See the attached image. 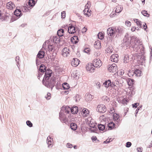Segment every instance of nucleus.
Here are the masks:
<instances>
[{
  "mask_svg": "<svg viewBox=\"0 0 152 152\" xmlns=\"http://www.w3.org/2000/svg\"><path fill=\"white\" fill-rule=\"evenodd\" d=\"M45 75L43 80V84L47 87L51 88L55 84V80L53 78L50 79L52 73V71L50 69H48L45 71Z\"/></svg>",
  "mask_w": 152,
  "mask_h": 152,
  "instance_id": "1",
  "label": "nucleus"
},
{
  "mask_svg": "<svg viewBox=\"0 0 152 152\" xmlns=\"http://www.w3.org/2000/svg\"><path fill=\"white\" fill-rule=\"evenodd\" d=\"M127 82L129 86H131L127 88V93L128 94L131 95L132 94V91L131 90L133 91V88L132 87V86L134 84V80L133 79L129 78L127 80Z\"/></svg>",
  "mask_w": 152,
  "mask_h": 152,
  "instance_id": "2",
  "label": "nucleus"
},
{
  "mask_svg": "<svg viewBox=\"0 0 152 152\" xmlns=\"http://www.w3.org/2000/svg\"><path fill=\"white\" fill-rule=\"evenodd\" d=\"M96 110L100 113H104L106 111L107 108L104 104H99L96 108Z\"/></svg>",
  "mask_w": 152,
  "mask_h": 152,
  "instance_id": "3",
  "label": "nucleus"
},
{
  "mask_svg": "<svg viewBox=\"0 0 152 152\" xmlns=\"http://www.w3.org/2000/svg\"><path fill=\"white\" fill-rule=\"evenodd\" d=\"M108 69L109 72L114 73L118 70V67L116 64L114 63L111 65H109Z\"/></svg>",
  "mask_w": 152,
  "mask_h": 152,
  "instance_id": "4",
  "label": "nucleus"
},
{
  "mask_svg": "<svg viewBox=\"0 0 152 152\" xmlns=\"http://www.w3.org/2000/svg\"><path fill=\"white\" fill-rule=\"evenodd\" d=\"M89 129L92 132H94L96 129V123L93 120H91L89 123Z\"/></svg>",
  "mask_w": 152,
  "mask_h": 152,
  "instance_id": "5",
  "label": "nucleus"
},
{
  "mask_svg": "<svg viewBox=\"0 0 152 152\" xmlns=\"http://www.w3.org/2000/svg\"><path fill=\"white\" fill-rule=\"evenodd\" d=\"M93 64L96 68H99L102 65V62L99 58H95L93 61Z\"/></svg>",
  "mask_w": 152,
  "mask_h": 152,
  "instance_id": "6",
  "label": "nucleus"
},
{
  "mask_svg": "<svg viewBox=\"0 0 152 152\" xmlns=\"http://www.w3.org/2000/svg\"><path fill=\"white\" fill-rule=\"evenodd\" d=\"M70 50L68 47H66L62 50V55L64 57H67L70 55Z\"/></svg>",
  "mask_w": 152,
  "mask_h": 152,
  "instance_id": "7",
  "label": "nucleus"
},
{
  "mask_svg": "<svg viewBox=\"0 0 152 152\" xmlns=\"http://www.w3.org/2000/svg\"><path fill=\"white\" fill-rule=\"evenodd\" d=\"M95 66L93 64L88 63L86 66V68L87 70L90 72H93L95 69Z\"/></svg>",
  "mask_w": 152,
  "mask_h": 152,
  "instance_id": "8",
  "label": "nucleus"
},
{
  "mask_svg": "<svg viewBox=\"0 0 152 152\" xmlns=\"http://www.w3.org/2000/svg\"><path fill=\"white\" fill-rule=\"evenodd\" d=\"M80 62V61L77 58H74L71 61V63L72 66L76 67L79 64Z\"/></svg>",
  "mask_w": 152,
  "mask_h": 152,
  "instance_id": "9",
  "label": "nucleus"
},
{
  "mask_svg": "<svg viewBox=\"0 0 152 152\" xmlns=\"http://www.w3.org/2000/svg\"><path fill=\"white\" fill-rule=\"evenodd\" d=\"M107 33L111 37H113L115 35V31L112 28H109L107 29Z\"/></svg>",
  "mask_w": 152,
  "mask_h": 152,
  "instance_id": "10",
  "label": "nucleus"
},
{
  "mask_svg": "<svg viewBox=\"0 0 152 152\" xmlns=\"http://www.w3.org/2000/svg\"><path fill=\"white\" fill-rule=\"evenodd\" d=\"M110 59L111 61L116 62L118 61V56L117 54H113L110 57Z\"/></svg>",
  "mask_w": 152,
  "mask_h": 152,
  "instance_id": "11",
  "label": "nucleus"
},
{
  "mask_svg": "<svg viewBox=\"0 0 152 152\" xmlns=\"http://www.w3.org/2000/svg\"><path fill=\"white\" fill-rule=\"evenodd\" d=\"M15 5L11 1H10L7 3V8L8 9L12 10L15 8Z\"/></svg>",
  "mask_w": 152,
  "mask_h": 152,
  "instance_id": "12",
  "label": "nucleus"
},
{
  "mask_svg": "<svg viewBox=\"0 0 152 152\" xmlns=\"http://www.w3.org/2000/svg\"><path fill=\"white\" fill-rule=\"evenodd\" d=\"M68 31L69 34H74L76 31L75 27L72 25L69 26L68 28Z\"/></svg>",
  "mask_w": 152,
  "mask_h": 152,
  "instance_id": "13",
  "label": "nucleus"
},
{
  "mask_svg": "<svg viewBox=\"0 0 152 152\" xmlns=\"http://www.w3.org/2000/svg\"><path fill=\"white\" fill-rule=\"evenodd\" d=\"M89 111L87 109L84 108L82 111V115L84 117H86L89 115Z\"/></svg>",
  "mask_w": 152,
  "mask_h": 152,
  "instance_id": "14",
  "label": "nucleus"
},
{
  "mask_svg": "<svg viewBox=\"0 0 152 152\" xmlns=\"http://www.w3.org/2000/svg\"><path fill=\"white\" fill-rule=\"evenodd\" d=\"M94 47L96 49H99L101 48V46L100 42L99 40H97L94 43Z\"/></svg>",
  "mask_w": 152,
  "mask_h": 152,
  "instance_id": "15",
  "label": "nucleus"
},
{
  "mask_svg": "<svg viewBox=\"0 0 152 152\" xmlns=\"http://www.w3.org/2000/svg\"><path fill=\"white\" fill-rule=\"evenodd\" d=\"M35 4V2L34 0H29L27 6L28 8H31V9L34 6Z\"/></svg>",
  "mask_w": 152,
  "mask_h": 152,
  "instance_id": "16",
  "label": "nucleus"
},
{
  "mask_svg": "<svg viewBox=\"0 0 152 152\" xmlns=\"http://www.w3.org/2000/svg\"><path fill=\"white\" fill-rule=\"evenodd\" d=\"M83 12L85 15L89 17L91 15V11L89 9L85 8L83 10Z\"/></svg>",
  "mask_w": 152,
  "mask_h": 152,
  "instance_id": "17",
  "label": "nucleus"
},
{
  "mask_svg": "<svg viewBox=\"0 0 152 152\" xmlns=\"http://www.w3.org/2000/svg\"><path fill=\"white\" fill-rule=\"evenodd\" d=\"M71 41L74 44L77 43L79 41L78 37L76 36H74L71 38Z\"/></svg>",
  "mask_w": 152,
  "mask_h": 152,
  "instance_id": "18",
  "label": "nucleus"
},
{
  "mask_svg": "<svg viewBox=\"0 0 152 152\" xmlns=\"http://www.w3.org/2000/svg\"><path fill=\"white\" fill-rule=\"evenodd\" d=\"M70 110L72 114H76L78 112V108L77 107H73L70 108Z\"/></svg>",
  "mask_w": 152,
  "mask_h": 152,
  "instance_id": "19",
  "label": "nucleus"
},
{
  "mask_svg": "<svg viewBox=\"0 0 152 152\" xmlns=\"http://www.w3.org/2000/svg\"><path fill=\"white\" fill-rule=\"evenodd\" d=\"M123 9V8L122 6L118 5L116 7L115 11L116 13H119Z\"/></svg>",
  "mask_w": 152,
  "mask_h": 152,
  "instance_id": "20",
  "label": "nucleus"
},
{
  "mask_svg": "<svg viewBox=\"0 0 152 152\" xmlns=\"http://www.w3.org/2000/svg\"><path fill=\"white\" fill-rule=\"evenodd\" d=\"M108 130H111L115 127V125L114 123L113 122H111L107 125Z\"/></svg>",
  "mask_w": 152,
  "mask_h": 152,
  "instance_id": "21",
  "label": "nucleus"
},
{
  "mask_svg": "<svg viewBox=\"0 0 152 152\" xmlns=\"http://www.w3.org/2000/svg\"><path fill=\"white\" fill-rule=\"evenodd\" d=\"M45 55V52L43 51L40 50L37 56L39 58H43Z\"/></svg>",
  "mask_w": 152,
  "mask_h": 152,
  "instance_id": "22",
  "label": "nucleus"
},
{
  "mask_svg": "<svg viewBox=\"0 0 152 152\" xmlns=\"http://www.w3.org/2000/svg\"><path fill=\"white\" fill-rule=\"evenodd\" d=\"M64 31L62 29L58 30L57 31V34L59 37H62L64 35Z\"/></svg>",
  "mask_w": 152,
  "mask_h": 152,
  "instance_id": "23",
  "label": "nucleus"
},
{
  "mask_svg": "<svg viewBox=\"0 0 152 152\" xmlns=\"http://www.w3.org/2000/svg\"><path fill=\"white\" fill-rule=\"evenodd\" d=\"M53 42L56 43H58L59 42L60 40V39L59 36H55L53 37Z\"/></svg>",
  "mask_w": 152,
  "mask_h": 152,
  "instance_id": "24",
  "label": "nucleus"
},
{
  "mask_svg": "<svg viewBox=\"0 0 152 152\" xmlns=\"http://www.w3.org/2000/svg\"><path fill=\"white\" fill-rule=\"evenodd\" d=\"M102 99L104 103H107L110 101L109 98L107 96H104L102 97Z\"/></svg>",
  "mask_w": 152,
  "mask_h": 152,
  "instance_id": "25",
  "label": "nucleus"
},
{
  "mask_svg": "<svg viewBox=\"0 0 152 152\" xmlns=\"http://www.w3.org/2000/svg\"><path fill=\"white\" fill-rule=\"evenodd\" d=\"M113 50V49L112 46H110L106 48L105 51L107 53H110L112 52Z\"/></svg>",
  "mask_w": 152,
  "mask_h": 152,
  "instance_id": "26",
  "label": "nucleus"
},
{
  "mask_svg": "<svg viewBox=\"0 0 152 152\" xmlns=\"http://www.w3.org/2000/svg\"><path fill=\"white\" fill-rule=\"evenodd\" d=\"M39 70L41 72H44L46 70V67L44 65L42 64L40 67Z\"/></svg>",
  "mask_w": 152,
  "mask_h": 152,
  "instance_id": "27",
  "label": "nucleus"
},
{
  "mask_svg": "<svg viewBox=\"0 0 152 152\" xmlns=\"http://www.w3.org/2000/svg\"><path fill=\"white\" fill-rule=\"evenodd\" d=\"M70 128L73 130H75L77 128V124L75 123H72L71 124Z\"/></svg>",
  "mask_w": 152,
  "mask_h": 152,
  "instance_id": "28",
  "label": "nucleus"
},
{
  "mask_svg": "<svg viewBox=\"0 0 152 152\" xmlns=\"http://www.w3.org/2000/svg\"><path fill=\"white\" fill-rule=\"evenodd\" d=\"M14 14L17 16H20L21 15V12L20 10L17 9L14 11Z\"/></svg>",
  "mask_w": 152,
  "mask_h": 152,
  "instance_id": "29",
  "label": "nucleus"
},
{
  "mask_svg": "<svg viewBox=\"0 0 152 152\" xmlns=\"http://www.w3.org/2000/svg\"><path fill=\"white\" fill-rule=\"evenodd\" d=\"M104 85L106 87H108L111 85V82L110 80H108L106 81L104 83Z\"/></svg>",
  "mask_w": 152,
  "mask_h": 152,
  "instance_id": "30",
  "label": "nucleus"
},
{
  "mask_svg": "<svg viewBox=\"0 0 152 152\" xmlns=\"http://www.w3.org/2000/svg\"><path fill=\"white\" fill-rule=\"evenodd\" d=\"M134 20L136 22L137 25L139 26L140 27H142V23L138 19H135Z\"/></svg>",
  "mask_w": 152,
  "mask_h": 152,
  "instance_id": "31",
  "label": "nucleus"
},
{
  "mask_svg": "<svg viewBox=\"0 0 152 152\" xmlns=\"http://www.w3.org/2000/svg\"><path fill=\"white\" fill-rule=\"evenodd\" d=\"M62 86L64 89H68L69 88V86L66 83H64L62 84Z\"/></svg>",
  "mask_w": 152,
  "mask_h": 152,
  "instance_id": "32",
  "label": "nucleus"
},
{
  "mask_svg": "<svg viewBox=\"0 0 152 152\" xmlns=\"http://www.w3.org/2000/svg\"><path fill=\"white\" fill-rule=\"evenodd\" d=\"M134 73L136 76L139 77L141 76V72L139 70H136L134 72Z\"/></svg>",
  "mask_w": 152,
  "mask_h": 152,
  "instance_id": "33",
  "label": "nucleus"
},
{
  "mask_svg": "<svg viewBox=\"0 0 152 152\" xmlns=\"http://www.w3.org/2000/svg\"><path fill=\"white\" fill-rule=\"evenodd\" d=\"M113 117L114 120L117 121L118 120L119 117V115L117 113H115L113 114Z\"/></svg>",
  "mask_w": 152,
  "mask_h": 152,
  "instance_id": "34",
  "label": "nucleus"
},
{
  "mask_svg": "<svg viewBox=\"0 0 152 152\" xmlns=\"http://www.w3.org/2000/svg\"><path fill=\"white\" fill-rule=\"evenodd\" d=\"M98 37L100 39H102L104 37V34L101 32H99L98 34Z\"/></svg>",
  "mask_w": 152,
  "mask_h": 152,
  "instance_id": "35",
  "label": "nucleus"
},
{
  "mask_svg": "<svg viewBox=\"0 0 152 152\" xmlns=\"http://www.w3.org/2000/svg\"><path fill=\"white\" fill-rule=\"evenodd\" d=\"M134 72L133 70H130L128 73V75L129 77H132L134 75Z\"/></svg>",
  "mask_w": 152,
  "mask_h": 152,
  "instance_id": "36",
  "label": "nucleus"
},
{
  "mask_svg": "<svg viewBox=\"0 0 152 152\" xmlns=\"http://www.w3.org/2000/svg\"><path fill=\"white\" fill-rule=\"evenodd\" d=\"M98 128L99 130H103L105 128V126L101 124H99L98 126Z\"/></svg>",
  "mask_w": 152,
  "mask_h": 152,
  "instance_id": "37",
  "label": "nucleus"
},
{
  "mask_svg": "<svg viewBox=\"0 0 152 152\" xmlns=\"http://www.w3.org/2000/svg\"><path fill=\"white\" fill-rule=\"evenodd\" d=\"M124 62L125 63H126L129 61V58L128 56H126L124 57Z\"/></svg>",
  "mask_w": 152,
  "mask_h": 152,
  "instance_id": "38",
  "label": "nucleus"
},
{
  "mask_svg": "<svg viewBox=\"0 0 152 152\" xmlns=\"http://www.w3.org/2000/svg\"><path fill=\"white\" fill-rule=\"evenodd\" d=\"M91 2L90 1H88L87 3L86 4L85 6V8L89 9L91 7Z\"/></svg>",
  "mask_w": 152,
  "mask_h": 152,
  "instance_id": "39",
  "label": "nucleus"
},
{
  "mask_svg": "<svg viewBox=\"0 0 152 152\" xmlns=\"http://www.w3.org/2000/svg\"><path fill=\"white\" fill-rule=\"evenodd\" d=\"M142 14L144 16L149 17V15L147 12L145 10L142 11Z\"/></svg>",
  "mask_w": 152,
  "mask_h": 152,
  "instance_id": "40",
  "label": "nucleus"
},
{
  "mask_svg": "<svg viewBox=\"0 0 152 152\" xmlns=\"http://www.w3.org/2000/svg\"><path fill=\"white\" fill-rule=\"evenodd\" d=\"M49 138L50 139V137H48L47 140V143L48 144V147H50L52 145V142L51 140H49Z\"/></svg>",
  "mask_w": 152,
  "mask_h": 152,
  "instance_id": "41",
  "label": "nucleus"
},
{
  "mask_svg": "<svg viewBox=\"0 0 152 152\" xmlns=\"http://www.w3.org/2000/svg\"><path fill=\"white\" fill-rule=\"evenodd\" d=\"M128 102V99L126 98H124L122 100V103L124 105L127 104L126 102Z\"/></svg>",
  "mask_w": 152,
  "mask_h": 152,
  "instance_id": "42",
  "label": "nucleus"
},
{
  "mask_svg": "<svg viewBox=\"0 0 152 152\" xmlns=\"http://www.w3.org/2000/svg\"><path fill=\"white\" fill-rule=\"evenodd\" d=\"M70 110V108L68 107H66L65 109V112L68 113H69Z\"/></svg>",
  "mask_w": 152,
  "mask_h": 152,
  "instance_id": "43",
  "label": "nucleus"
},
{
  "mask_svg": "<svg viewBox=\"0 0 152 152\" xmlns=\"http://www.w3.org/2000/svg\"><path fill=\"white\" fill-rule=\"evenodd\" d=\"M45 97L47 100H49L51 97L50 94L49 93H47V95L45 96Z\"/></svg>",
  "mask_w": 152,
  "mask_h": 152,
  "instance_id": "44",
  "label": "nucleus"
},
{
  "mask_svg": "<svg viewBox=\"0 0 152 152\" xmlns=\"http://www.w3.org/2000/svg\"><path fill=\"white\" fill-rule=\"evenodd\" d=\"M26 124L30 127H31L32 126L33 124L31 122L29 121H26Z\"/></svg>",
  "mask_w": 152,
  "mask_h": 152,
  "instance_id": "45",
  "label": "nucleus"
},
{
  "mask_svg": "<svg viewBox=\"0 0 152 152\" xmlns=\"http://www.w3.org/2000/svg\"><path fill=\"white\" fill-rule=\"evenodd\" d=\"M90 51V49L88 48H86L84 49L85 52L87 53H89Z\"/></svg>",
  "mask_w": 152,
  "mask_h": 152,
  "instance_id": "46",
  "label": "nucleus"
},
{
  "mask_svg": "<svg viewBox=\"0 0 152 152\" xmlns=\"http://www.w3.org/2000/svg\"><path fill=\"white\" fill-rule=\"evenodd\" d=\"M48 49L49 51H51L53 49V46L51 45H49L48 46Z\"/></svg>",
  "mask_w": 152,
  "mask_h": 152,
  "instance_id": "47",
  "label": "nucleus"
},
{
  "mask_svg": "<svg viewBox=\"0 0 152 152\" xmlns=\"http://www.w3.org/2000/svg\"><path fill=\"white\" fill-rule=\"evenodd\" d=\"M112 141V139H108L106 140L103 143L104 144H105V143H107L110 142Z\"/></svg>",
  "mask_w": 152,
  "mask_h": 152,
  "instance_id": "48",
  "label": "nucleus"
},
{
  "mask_svg": "<svg viewBox=\"0 0 152 152\" xmlns=\"http://www.w3.org/2000/svg\"><path fill=\"white\" fill-rule=\"evenodd\" d=\"M66 16V13L65 11H63L61 13V17L62 18H64Z\"/></svg>",
  "mask_w": 152,
  "mask_h": 152,
  "instance_id": "49",
  "label": "nucleus"
},
{
  "mask_svg": "<svg viewBox=\"0 0 152 152\" xmlns=\"http://www.w3.org/2000/svg\"><path fill=\"white\" fill-rule=\"evenodd\" d=\"M115 112V110L113 107L111 108L109 110V112L111 114H113Z\"/></svg>",
  "mask_w": 152,
  "mask_h": 152,
  "instance_id": "50",
  "label": "nucleus"
},
{
  "mask_svg": "<svg viewBox=\"0 0 152 152\" xmlns=\"http://www.w3.org/2000/svg\"><path fill=\"white\" fill-rule=\"evenodd\" d=\"M126 25L128 27H130L131 26V23L130 22L127 20L126 22Z\"/></svg>",
  "mask_w": 152,
  "mask_h": 152,
  "instance_id": "51",
  "label": "nucleus"
},
{
  "mask_svg": "<svg viewBox=\"0 0 152 152\" xmlns=\"http://www.w3.org/2000/svg\"><path fill=\"white\" fill-rule=\"evenodd\" d=\"M96 87L97 88H99L101 86V84L99 82H97L96 83Z\"/></svg>",
  "mask_w": 152,
  "mask_h": 152,
  "instance_id": "52",
  "label": "nucleus"
},
{
  "mask_svg": "<svg viewBox=\"0 0 152 152\" xmlns=\"http://www.w3.org/2000/svg\"><path fill=\"white\" fill-rule=\"evenodd\" d=\"M132 145V143L130 142H127L126 143V146L128 148L129 147L131 146Z\"/></svg>",
  "mask_w": 152,
  "mask_h": 152,
  "instance_id": "53",
  "label": "nucleus"
},
{
  "mask_svg": "<svg viewBox=\"0 0 152 152\" xmlns=\"http://www.w3.org/2000/svg\"><path fill=\"white\" fill-rule=\"evenodd\" d=\"M87 30V27H86V26H85L82 29V32L83 33H84L86 32Z\"/></svg>",
  "mask_w": 152,
  "mask_h": 152,
  "instance_id": "54",
  "label": "nucleus"
},
{
  "mask_svg": "<svg viewBox=\"0 0 152 152\" xmlns=\"http://www.w3.org/2000/svg\"><path fill=\"white\" fill-rule=\"evenodd\" d=\"M22 10L24 12H26L28 10L27 7H23L22 9Z\"/></svg>",
  "mask_w": 152,
  "mask_h": 152,
  "instance_id": "55",
  "label": "nucleus"
},
{
  "mask_svg": "<svg viewBox=\"0 0 152 152\" xmlns=\"http://www.w3.org/2000/svg\"><path fill=\"white\" fill-rule=\"evenodd\" d=\"M142 148H137V152H142Z\"/></svg>",
  "mask_w": 152,
  "mask_h": 152,
  "instance_id": "56",
  "label": "nucleus"
},
{
  "mask_svg": "<svg viewBox=\"0 0 152 152\" xmlns=\"http://www.w3.org/2000/svg\"><path fill=\"white\" fill-rule=\"evenodd\" d=\"M66 146L69 148H72V145L70 143H67L66 145Z\"/></svg>",
  "mask_w": 152,
  "mask_h": 152,
  "instance_id": "57",
  "label": "nucleus"
},
{
  "mask_svg": "<svg viewBox=\"0 0 152 152\" xmlns=\"http://www.w3.org/2000/svg\"><path fill=\"white\" fill-rule=\"evenodd\" d=\"M137 103H135L132 104L133 107L137 108Z\"/></svg>",
  "mask_w": 152,
  "mask_h": 152,
  "instance_id": "58",
  "label": "nucleus"
},
{
  "mask_svg": "<svg viewBox=\"0 0 152 152\" xmlns=\"http://www.w3.org/2000/svg\"><path fill=\"white\" fill-rule=\"evenodd\" d=\"M136 29V27L135 26H133L131 28V30L132 31H135Z\"/></svg>",
  "mask_w": 152,
  "mask_h": 152,
  "instance_id": "59",
  "label": "nucleus"
},
{
  "mask_svg": "<svg viewBox=\"0 0 152 152\" xmlns=\"http://www.w3.org/2000/svg\"><path fill=\"white\" fill-rule=\"evenodd\" d=\"M147 28V26L145 23V24L143 25V28L145 30H146V28Z\"/></svg>",
  "mask_w": 152,
  "mask_h": 152,
  "instance_id": "60",
  "label": "nucleus"
},
{
  "mask_svg": "<svg viewBox=\"0 0 152 152\" xmlns=\"http://www.w3.org/2000/svg\"><path fill=\"white\" fill-rule=\"evenodd\" d=\"M41 74L40 72H39L38 73V77L39 79V78L41 76Z\"/></svg>",
  "mask_w": 152,
  "mask_h": 152,
  "instance_id": "61",
  "label": "nucleus"
},
{
  "mask_svg": "<svg viewBox=\"0 0 152 152\" xmlns=\"http://www.w3.org/2000/svg\"><path fill=\"white\" fill-rule=\"evenodd\" d=\"M91 96V95H87V96H86V99H88V98H89Z\"/></svg>",
  "mask_w": 152,
  "mask_h": 152,
  "instance_id": "62",
  "label": "nucleus"
},
{
  "mask_svg": "<svg viewBox=\"0 0 152 152\" xmlns=\"http://www.w3.org/2000/svg\"><path fill=\"white\" fill-rule=\"evenodd\" d=\"M74 148H75V149H77V145H74Z\"/></svg>",
  "mask_w": 152,
  "mask_h": 152,
  "instance_id": "63",
  "label": "nucleus"
},
{
  "mask_svg": "<svg viewBox=\"0 0 152 152\" xmlns=\"http://www.w3.org/2000/svg\"><path fill=\"white\" fill-rule=\"evenodd\" d=\"M68 91H65V93L66 94H68Z\"/></svg>",
  "mask_w": 152,
  "mask_h": 152,
  "instance_id": "64",
  "label": "nucleus"
}]
</instances>
